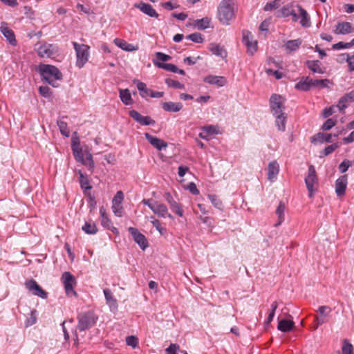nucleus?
I'll use <instances>...</instances> for the list:
<instances>
[{
	"mask_svg": "<svg viewBox=\"0 0 354 354\" xmlns=\"http://www.w3.org/2000/svg\"><path fill=\"white\" fill-rule=\"evenodd\" d=\"M39 71L44 80L53 87H57V80L62 79V74L58 68L50 64H40Z\"/></svg>",
	"mask_w": 354,
	"mask_h": 354,
	"instance_id": "f257e3e1",
	"label": "nucleus"
},
{
	"mask_svg": "<svg viewBox=\"0 0 354 354\" xmlns=\"http://www.w3.org/2000/svg\"><path fill=\"white\" fill-rule=\"evenodd\" d=\"M233 0H222L218 7V19L223 25H229L230 21L234 17Z\"/></svg>",
	"mask_w": 354,
	"mask_h": 354,
	"instance_id": "f03ea898",
	"label": "nucleus"
},
{
	"mask_svg": "<svg viewBox=\"0 0 354 354\" xmlns=\"http://www.w3.org/2000/svg\"><path fill=\"white\" fill-rule=\"evenodd\" d=\"M72 44L76 53V66L82 68L88 60L90 47L86 44H80L73 41Z\"/></svg>",
	"mask_w": 354,
	"mask_h": 354,
	"instance_id": "7ed1b4c3",
	"label": "nucleus"
},
{
	"mask_svg": "<svg viewBox=\"0 0 354 354\" xmlns=\"http://www.w3.org/2000/svg\"><path fill=\"white\" fill-rule=\"evenodd\" d=\"M97 319V317L92 311L82 313L77 316V328L80 331L88 330L94 326Z\"/></svg>",
	"mask_w": 354,
	"mask_h": 354,
	"instance_id": "20e7f679",
	"label": "nucleus"
},
{
	"mask_svg": "<svg viewBox=\"0 0 354 354\" xmlns=\"http://www.w3.org/2000/svg\"><path fill=\"white\" fill-rule=\"evenodd\" d=\"M285 98L278 94H272L270 99V106L272 115L284 113Z\"/></svg>",
	"mask_w": 354,
	"mask_h": 354,
	"instance_id": "39448f33",
	"label": "nucleus"
},
{
	"mask_svg": "<svg viewBox=\"0 0 354 354\" xmlns=\"http://www.w3.org/2000/svg\"><path fill=\"white\" fill-rule=\"evenodd\" d=\"M64 286L65 291L68 296H76L77 293L74 290V286L76 285L75 277L69 272H64L61 278Z\"/></svg>",
	"mask_w": 354,
	"mask_h": 354,
	"instance_id": "423d86ee",
	"label": "nucleus"
},
{
	"mask_svg": "<svg viewBox=\"0 0 354 354\" xmlns=\"http://www.w3.org/2000/svg\"><path fill=\"white\" fill-rule=\"evenodd\" d=\"M305 183L309 192V196L312 197L315 191V186L317 185V177L315 168L313 165H310L308 170V176L305 178Z\"/></svg>",
	"mask_w": 354,
	"mask_h": 354,
	"instance_id": "0eeeda50",
	"label": "nucleus"
},
{
	"mask_svg": "<svg viewBox=\"0 0 354 354\" xmlns=\"http://www.w3.org/2000/svg\"><path fill=\"white\" fill-rule=\"evenodd\" d=\"M59 53L58 47L55 44L44 43L37 49L38 55L42 58H52Z\"/></svg>",
	"mask_w": 354,
	"mask_h": 354,
	"instance_id": "6e6552de",
	"label": "nucleus"
},
{
	"mask_svg": "<svg viewBox=\"0 0 354 354\" xmlns=\"http://www.w3.org/2000/svg\"><path fill=\"white\" fill-rule=\"evenodd\" d=\"M317 312L319 315H316L315 317L316 325L314 326V330H317L319 326H321L328 321L329 315L331 313V308L328 306H322L319 307Z\"/></svg>",
	"mask_w": 354,
	"mask_h": 354,
	"instance_id": "1a4fd4ad",
	"label": "nucleus"
},
{
	"mask_svg": "<svg viewBox=\"0 0 354 354\" xmlns=\"http://www.w3.org/2000/svg\"><path fill=\"white\" fill-rule=\"evenodd\" d=\"M26 288L35 296L42 299H46L48 293L33 279L28 280L25 283Z\"/></svg>",
	"mask_w": 354,
	"mask_h": 354,
	"instance_id": "9d476101",
	"label": "nucleus"
},
{
	"mask_svg": "<svg viewBox=\"0 0 354 354\" xmlns=\"http://www.w3.org/2000/svg\"><path fill=\"white\" fill-rule=\"evenodd\" d=\"M134 241L138 244L140 248L145 250L148 247V242L145 235L141 234L138 229L130 227L128 229Z\"/></svg>",
	"mask_w": 354,
	"mask_h": 354,
	"instance_id": "9b49d317",
	"label": "nucleus"
},
{
	"mask_svg": "<svg viewBox=\"0 0 354 354\" xmlns=\"http://www.w3.org/2000/svg\"><path fill=\"white\" fill-rule=\"evenodd\" d=\"M243 42L248 48V53L253 55L257 50V41L252 39V35L250 32H243Z\"/></svg>",
	"mask_w": 354,
	"mask_h": 354,
	"instance_id": "f8f14e48",
	"label": "nucleus"
},
{
	"mask_svg": "<svg viewBox=\"0 0 354 354\" xmlns=\"http://www.w3.org/2000/svg\"><path fill=\"white\" fill-rule=\"evenodd\" d=\"M164 198L169 204L171 210L178 216L182 217L184 214V211L181 204L176 202L169 192H166L164 194Z\"/></svg>",
	"mask_w": 354,
	"mask_h": 354,
	"instance_id": "ddd939ff",
	"label": "nucleus"
},
{
	"mask_svg": "<svg viewBox=\"0 0 354 354\" xmlns=\"http://www.w3.org/2000/svg\"><path fill=\"white\" fill-rule=\"evenodd\" d=\"M129 115L131 118H132L135 121L141 125H153L156 123L155 120L151 119V117L143 116L136 110L129 111Z\"/></svg>",
	"mask_w": 354,
	"mask_h": 354,
	"instance_id": "4468645a",
	"label": "nucleus"
},
{
	"mask_svg": "<svg viewBox=\"0 0 354 354\" xmlns=\"http://www.w3.org/2000/svg\"><path fill=\"white\" fill-rule=\"evenodd\" d=\"M151 211L158 216L161 218L169 217L174 219V216L168 212L167 207L158 201H156L154 207H151Z\"/></svg>",
	"mask_w": 354,
	"mask_h": 354,
	"instance_id": "2eb2a0df",
	"label": "nucleus"
},
{
	"mask_svg": "<svg viewBox=\"0 0 354 354\" xmlns=\"http://www.w3.org/2000/svg\"><path fill=\"white\" fill-rule=\"evenodd\" d=\"M135 7L140 9L145 15L154 18H158L159 15L151 5L144 2L135 4Z\"/></svg>",
	"mask_w": 354,
	"mask_h": 354,
	"instance_id": "dca6fc26",
	"label": "nucleus"
},
{
	"mask_svg": "<svg viewBox=\"0 0 354 354\" xmlns=\"http://www.w3.org/2000/svg\"><path fill=\"white\" fill-rule=\"evenodd\" d=\"M354 31V28L349 22H338L335 26L334 32L337 35H346Z\"/></svg>",
	"mask_w": 354,
	"mask_h": 354,
	"instance_id": "f3484780",
	"label": "nucleus"
},
{
	"mask_svg": "<svg viewBox=\"0 0 354 354\" xmlns=\"http://www.w3.org/2000/svg\"><path fill=\"white\" fill-rule=\"evenodd\" d=\"M145 137L147 141L158 150L160 151L167 147V142H165L164 140L157 137L153 136L148 133H145Z\"/></svg>",
	"mask_w": 354,
	"mask_h": 354,
	"instance_id": "a211bd4d",
	"label": "nucleus"
},
{
	"mask_svg": "<svg viewBox=\"0 0 354 354\" xmlns=\"http://www.w3.org/2000/svg\"><path fill=\"white\" fill-rule=\"evenodd\" d=\"M347 185V176L346 175L340 176L335 181V192L339 197L345 194Z\"/></svg>",
	"mask_w": 354,
	"mask_h": 354,
	"instance_id": "6ab92c4d",
	"label": "nucleus"
},
{
	"mask_svg": "<svg viewBox=\"0 0 354 354\" xmlns=\"http://www.w3.org/2000/svg\"><path fill=\"white\" fill-rule=\"evenodd\" d=\"M0 30L11 45L15 46L17 44L14 32L7 26L6 23H1Z\"/></svg>",
	"mask_w": 354,
	"mask_h": 354,
	"instance_id": "aec40b11",
	"label": "nucleus"
},
{
	"mask_svg": "<svg viewBox=\"0 0 354 354\" xmlns=\"http://www.w3.org/2000/svg\"><path fill=\"white\" fill-rule=\"evenodd\" d=\"M106 299V303L109 306L111 311H115L118 309V305L116 299L113 297L111 290L109 288H105L103 290Z\"/></svg>",
	"mask_w": 354,
	"mask_h": 354,
	"instance_id": "412c9836",
	"label": "nucleus"
},
{
	"mask_svg": "<svg viewBox=\"0 0 354 354\" xmlns=\"http://www.w3.org/2000/svg\"><path fill=\"white\" fill-rule=\"evenodd\" d=\"M353 102H354V90L343 95L339 100L337 106L339 111H344L346 108H347L348 104Z\"/></svg>",
	"mask_w": 354,
	"mask_h": 354,
	"instance_id": "4be33fe9",
	"label": "nucleus"
},
{
	"mask_svg": "<svg viewBox=\"0 0 354 354\" xmlns=\"http://www.w3.org/2000/svg\"><path fill=\"white\" fill-rule=\"evenodd\" d=\"M296 8H297V12L299 14V17L300 18V24L303 27H310V17L307 12V11L303 8L301 6L297 5Z\"/></svg>",
	"mask_w": 354,
	"mask_h": 354,
	"instance_id": "5701e85b",
	"label": "nucleus"
},
{
	"mask_svg": "<svg viewBox=\"0 0 354 354\" xmlns=\"http://www.w3.org/2000/svg\"><path fill=\"white\" fill-rule=\"evenodd\" d=\"M162 108L164 111L167 112L176 113L180 111L183 105L181 102H165L161 104Z\"/></svg>",
	"mask_w": 354,
	"mask_h": 354,
	"instance_id": "b1692460",
	"label": "nucleus"
},
{
	"mask_svg": "<svg viewBox=\"0 0 354 354\" xmlns=\"http://www.w3.org/2000/svg\"><path fill=\"white\" fill-rule=\"evenodd\" d=\"M279 172V165L277 161L274 160L268 164V179L273 181Z\"/></svg>",
	"mask_w": 354,
	"mask_h": 354,
	"instance_id": "393cba45",
	"label": "nucleus"
},
{
	"mask_svg": "<svg viewBox=\"0 0 354 354\" xmlns=\"http://www.w3.org/2000/svg\"><path fill=\"white\" fill-rule=\"evenodd\" d=\"M312 78L309 77H303L300 81L295 84V88L302 91H309L313 88Z\"/></svg>",
	"mask_w": 354,
	"mask_h": 354,
	"instance_id": "a878e982",
	"label": "nucleus"
},
{
	"mask_svg": "<svg viewBox=\"0 0 354 354\" xmlns=\"http://www.w3.org/2000/svg\"><path fill=\"white\" fill-rule=\"evenodd\" d=\"M208 49L212 52V54L222 58H225L227 55V53L225 48L215 43L210 44Z\"/></svg>",
	"mask_w": 354,
	"mask_h": 354,
	"instance_id": "bb28decb",
	"label": "nucleus"
},
{
	"mask_svg": "<svg viewBox=\"0 0 354 354\" xmlns=\"http://www.w3.org/2000/svg\"><path fill=\"white\" fill-rule=\"evenodd\" d=\"M306 65L315 73L323 74L325 73V68L321 67L319 60H307Z\"/></svg>",
	"mask_w": 354,
	"mask_h": 354,
	"instance_id": "cd10ccee",
	"label": "nucleus"
},
{
	"mask_svg": "<svg viewBox=\"0 0 354 354\" xmlns=\"http://www.w3.org/2000/svg\"><path fill=\"white\" fill-rule=\"evenodd\" d=\"M301 44H302V40L300 38L297 39H293V40H288L284 45V47H285L286 51L288 53H291L294 51H296L297 49H299V48L300 47Z\"/></svg>",
	"mask_w": 354,
	"mask_h": 354,
	"instance_id": "c85d7f7f",
	"label": "nucleus"
},
{
	"mask_svg": "<svg viewBox=\"0 0 354 354\" xmlns=\"http://www.w3.org/2000/svg\"><path fill=\"white\" fill-rule=\"evenodd\" d=\"M275 117V124L280 131H285L287 115L285 113L273 115Z\"/></svg>",
	"mask_w": 354,
	"mask_h": 354,
	"instance_id": "c756f323",
	"label": "nucleus"
},
{
	"mask_svg": "<svg viewBox=\"0 0 354 354\" xmlns=\"http://www.w3.org/2000/svg\"><path fill=\"white\" fill-rule=\"evenodd\" d=\"M295 326V323L292 320L281 319L279 321L277 328L278 330L287 333L291 331Z\"/></svg>",
	"mask_w": 354,
	"mask_h": 354,
	"instance_id": "7c9ffc66",
	"label": "nucleus"
},
{
	"mask_svg": "<svg viewBox=\"0 0 354 354\" xmlns=\"http://www.w3.org/2000/svg\"><path fill=\"white\" fill-rule=\"evenodd\" d=\"M204 80L209 84H215L219 86H223L226 82L224 77L216 75H208Z\"/></svg>",
	"mask_w": 354,
	"mask_h": 354,
	"instance_id": "2f4dec72",
	"label": "nucleus"
},
{
	"mask_svg": "<svg viewBox=\"0 0 354 354\" xmlns=\"http://www.w3.org/2000/svg\"><path fill=\"white\" fill-rule=\"evenodd\" d=\"M119 93H120V98L121 101L125 105H131L133 103V100L131 97V95L128 88H125V89L120 88L119 90Z\"/></svg>",
	"mask_w": 354,
	"mask_h": 354,
	"instance_id": "473e14b6",
	"label": "nucleus"
},
{
	"mask_svg": "<svg viewBox=\"0 0 354 354\" xmlns=\"http://www.w3.org/2000/svg\"><path fill=\"white\" fill-rule=\"evenodd\" d=\"M203 133H201L199 134V136L205 140H208V136L209 135H214V134H218L219 133V131L218 129V127L214 125H208L203 127Z\"/></svg>",
	"mask_w": 354,
	"mask_h": 354,
	"instance_id": "72a5a7b5",
	"label": "nucleus"
},
{
	"mask_svg": "<svg viewBox=\"0 0 354 354\" xmlns=\"http://www.w3.org/2000/svg\"><path fill=\"white\" fill-rule=\"evenodd\" d=\"M319 142H331L332 135L329 133H318L311 138V142L316 143Z\"/></svg>",
	"mask_w": 354,
	"mask_h": 354,
	"instance_id": "f704fd0d",
	"label": "nucleus"
},
{
	"mask_svg": "<svg viewBox=\"0 0 354 354\" xmlns=\"http://www.w3.org/2000/svg\"><path fill=\"white\" fill-rule=\"evenodd\" d=\"M295 10V6L292 3H288L283 7L281 8L280 10L278 11L277 17H287L290 16L291 14L293 13Z\"/></svg>",
	"mask_w": 354,
	"mask_h": 354,
	"instance_id": "c9c22d12",
	"label": "nucleus"
},
{
	"mask_svg": "<svg viewBox=\"0 0 354 354\" xmlns=\"http://www.w3.org/2000/svg\"><path fill=\"white\" fill-rule=\"evenodd\" d=\"M72 150L75 160L80 162H84V153L80 148L79 144H73Z\"/></svg>",
	"mask_w": 354,
	"mask_h": 354,
	"instance_id": "e433bc0d",
	"label": "nucleus"
},
{
	"mask_svg": "<svg viewBox=\"0 0 354 354\" xmlns=\"http://www.w3.org/2000/svg\"><path fill=\"white\" fill-rule=\"evenodd\" d=\"M134 83H136L137 88L140 91V95L142 97H146L147 96H150L151 89L147 87L145 83L140 82V81H134Z\"/></svg>",
	"mask_w": 354,
	"mask_h": 354,
	"instance_id": "4c0bfd02",
	"label": "nucleus"
},
{
	"mask_svg": "<svg viewBox=\"0 0 354 354\" xmlns=\"http://www.w3.org/2000/svg\"><path fill=\"white\" fill-rule=\"evenodd\" d=\"M211 19L205 17L201 19H196L194 21V26L199 30H205L209 26Z\"/></svg>",
	"mask_w": 354,
	"mask_h": 354,
	"instance_id": "58836bf2",
	"label": "nucleus"
},
{
	"mask_svg": "<svg viewBox=\"0 0 354 354\" xmlns=\"http://www.w3.org/2000/svg\"><path fill=\"white\" fill-rule=\"evenodd\" d=\"M285 209H286V206H285L284 203H283L282 202H280L279 205L277 207V210H276V214L278 216V222L275 224V226H278L283 222V221L285 219V217H284Z\"/></svg>",
	"mask_w": 354,
	"mask_h": 354,
	"instance_id": "ea45409f",
	"label": "nucleus"
},
{
	"mask_svg": "<svg viewBox=\"0 0 354 354\" xmlns=\"http://www.w3.org/2000/svg\"><path fill=\"white\" fill-rule=\"evenodd\" d=\"M115 44L119 46L120 48H122L124 50L126 51H133L136 50L137 48H135L132 44H128L125 41L120 39H115Z\"/></svg>",
	"mask_w": 354,
	"mask_h": 354,
	"instance_id": "a19ab883",
	"label": "nucleus"
},
{
	"mask_svg": "<svg viewBox=\"0 0 354 354\" xmlns=\"http://www.w3.org/2000/svg\"><path fill=\"white\" fill-rule=\"evenodd\" d=\"M82 229L88 234H95L97 232V228L94 223L86 222Z\"/></svg>",
	"mask_w": 354,
	"mask_h": 354,
	"instance_id": "79ce46f5",
	"label": "nucleus"
},
{
	"mask_svg": "<svg viewBox=\"0 0 354 354\" xmlns=\"http://www.w3.org/2000/svg\"><path fill=\"white\" fill-rule=\"evenodd\" d=\"M79 174H80V180L79 181H80L81 188L82 189H84V191L90 190L92 188V187L90 185V183H89L88 178L86 176H84L80 171H79Z\"/></svg>",
	"mask_w": 354,
	"mask_h": 354,
	"instance_id": "37998d69",
	"label": "nucleus"
},
{
	"mask_svg": "<svg viewBox=\"0 0 354 354\" xmlns=\"http://www.w3.org/2000/svg\"><path fill=\"white\" fill-rule=\"evenodd\" d=\"M313 88L319 87V88H328L329 84H332L330 81L328 79L324 80H313L312 79Z\"/></svg>",
	"mask_w": 354,
	"mask_h": 354,
	"instance_id": "c03bdc74",
	"label": "nucleus"
},
{
	"mask_svg": "<svg viewBox=\"0 0 354 354\" xmlns=\"http://www.w3.org/2000/svg\"><path fill=\"white\" fill-rule=\"evenodd\" d=\"M57 126L63 136L66 137H68L70 136V131L68 128L67 123L63 120V118L57 120Z\"/></svg>",
	"mask_w": 354,
	"mask_h": 354,
	"instance_id": "a18cd8bd",
	"label": "nucleus"
},
{
	"mask_svg": "<svg viewBox=\"0 0 354 354\" xmlns=\"http://www.w3.org/2000/svg\"><path fill=\"white\" fill-rule=\"evenodd\" d=\"M154 64L160 68L175 73L177 71V66L173 64H165L160 62H154Z\"/></svg>",
	"mask_w": 354,
	"mask_h": 354,
	"instance_id": "49530a36",
	"label": "nucleus"
},
{
	"mask_svg": "<svg viewBox=\"0 0 354 354\" xmlns=\"http://www.w3.org/2000/svg\"><path fill=\"white\" fill-rule=\"evenodd\" d=\"M37 319V310L35 309H32L29 314V317L27 318L25 322V326L29 327L34 325L36 324Z\"/></svg>",
	"mask_w": 354,
	"mask_h": 354,
	"instance_id": "de8ad7c7",
	"label": "nucleus"
},
{
	"mask_svg": "<svg viewBox=\"0 0 354 354\" xmlns=\"http://www.w3.org/2000/svg\"><path fill=\"white\" fill-rule=\"evenodd\" d=\"M186 39L196 43H203L204 41L203 36L200 32H194L186 36Z\"/></svg>",
	"mask_w": 354,
	"mask_h": 354,
	"instance_id": "09e8293b",
	"label": "nucleus"
},
{
	"mask_svg": "<svg viewBox=\"0 0 354 354\" xmlns=\"http://www.w3.org/2000/svg\"><path fill=\"white\" fill-rule=\"evenodd\" d=\"M277 307H278V304L276 301L272 303L270 312L268 316L267 319L265 322V324L266 325H269L273 320V318H274V314H275V311H276Z\"/></svg>",
	"mask_w": 354,
	"mask_h": 354,
	"instance_id": "8fccbe9b",
	"label": "nucleus"
},
{
	"mask_svg": "<svg viewBox=\"0 0 354 354\" xmlns=\"http://www.w3.org/2000/svg\"><path fill=\"white\" fill-rule=\"evenodd\" d=\"M165 84L169 87H172V88H175L183 89L185 88V85L179 82L178 81L172 80L171 78L165 79Z\"/></svg>",
	"mask_w": 354,
	"mask_h": 354,
	"instance_id": "3c124183",
	"label": "nucleus"
},
{
	"mask_svg": "<svg viewBox=\"0 0 354 354\" xmlns=\"http://www.w3.org/2000/svg\"><path fill=\"white\" fill-rule=\"evenodd\" d=\"M82 164L88 167L89 170H93L94 168V162L93 160L92 154L89 152H86V158H84V162Z\"/></svg>",
	"mask_w": 354,
	"mask_h": 354,
	"instance_id": "603ef678",
	"label": "nucleus"
},
{
	"mask_svg": "<svg viewBox=\"0 0 354 354\" xmlns=\"http://www.w3.org/2000/svg\"><path fill=\"white\" fill-rule=\"evenodd\" d=\"M342 354H354L352 344H350L346 339L344 340Z\"/></svg>",
	"mask_w": 354,
	"mask_h": 354,
	"instance_id": "864d4df0",
	"label": "nucleus"
},
{
	"mask_svg": "<svg viewBox=\"0 0 354 354\" xmlns=\"http://www.w3.org/2000/svg\"><path fill=\"white\" fill-rule=\"evenodd\" d=\"M336 120L332 118L328 119L322 125V129L323 131H328L332 129L336 124Z\"/></svg>",
	"mask_w": 354,
	"mask_h": 354,
	"instance_id": "5fc2aeb1",
	"label": "nucleus"
},
{
	"mask_svg": "<svg viewBox=\"0 0 354 354\" xmlns=\"http://www.w3.org/2000/svg\"><path fill=\"white\" fill-rule=\"evenodd\" d=\"M126 343L128 346H131L135 348L138 346V339L135 336H128L126 338Z\"/></svg>",
	"mask_w": 354,
	"mask_h": 354,
	"instance_id": "6e6d98bb",
	"label": "nucleus"
},
{
	"mask_svg": "<svg viewBox=\"0 0 354 354\" xmlns=\"http://www.w3.org/2000/svg\"><path fill=\"white\" fill-rule=\"evenodd\" d=\"M209 198L211 201L212 205L215 207H216V208H218L219 209H222V207H223L222 202H221V201L219 198H218V197L216 196H215V195H209Z\"/></svg>",
	"mask_w": 354,
	"mask_h": 354,
	"instance_id": "4d7b16f0",
	"label": "nucleus"
},
{
	"mask_svg": "<svg viewBox=\"0 0 354 354\" xmlns=\"http://www.w3.org/2000/svg\"><path fill=\"white\" fill-rule=\"evenodd\" d=\"M280 6V0H274L271 2L267 3L264 7V10H271L273 9H277Z\"/></svg>",
	"mask_w": 354,
	"mask_h": 354,
	"instance_id": "13d9d810",
	"label": "nucleus"
},
{
	"mask_svg": "<svg viewBox=\"0 0 354 354\" xmlns=\"http://www.w3.org/2000/svg\"><path fill=\"white\" fill-rule=\"evenodd\" d=\"M124 198V194L122 191L117 192L116 194L115 195L113 199V205H115L119 206L121 205L122 201Z\"/></svg>",
	"mask_w": 354,
	"mask_h": 354,
	"instance_id": "bf43d9fd",
	"label": "nucleus"
},
{
	"mask_svg": "<svg viewBox=\"0 0 354 354\" xmlns=\"http://www.w3.org/2000/svg\"><path fill=\"white\" fill-rule=\"evenodd\" d=\"M339 144L338 143H334V144H332L328 147H326L324 151L322 152V153H323L324 156H328L330 153H332L336 149H337L339 147Z\"/></svg>",
	"mask_w": 354,
	"mask_h": 354,
	"instance_id": "052dcab7",
	"label": "nucleus"
},
{
	"mask_svg": "<svg viewBox=\"0 0 354 354\" xmlns=\"http://www.w3.org/2000/svg\"><path fill=\"white\" fill-rule=\"evenodd\" d=\"M100 214L102 217V224L104 226H109L110 223V220L107 217L106 214V210L103 207H100Z\"/></svg>",
	"mask_w": 354,
	"mask_h": 354,
	"instance_id": "680f3d73",
	"label": "nucleus"
},
{
	"mask_svg": "<svg viewBox=\"0 0 354 354\" xmlns=\"http://www.w3.org/2000/svg\"><path fill=\"white\" fill-rule=\"evenodd\" d=\"M39 93L44 97H50L52 95L51 89L48 86H40Z\"/></svg>",
	"mask_w": 354,
	"mask_h": 354,
	"instance_id": "e2e57ef3",
	"label": "nucleus"
},
{
	"mask_svg": "<svg viewBox=\"0 0 354 354\" xmlns=\"http://www.w3.org/2000/svg\"><path fill=\"white\" fill-rule=\"evenodd\" d=\"M351 47H352L351 41L347 42V43L343 42V41H339L337 44H333V48L335 50H339V49H342V48H349Z\"/></svg>",
	"mask_w": 354,
	"mask_h": 354,
	"instance_id": "0e129e2a",
	"label": "nucleus"
},
{
	"mask_svg": "<svg viewBox=\"0 0 354 354\" xmlns=\"http://www.w3.org/2000/svg\"><path fill=\"white\" fill-rule=\"evenodd\" d=\"M156 57L157 59V62H167V61H169L171 59V57L168 55H166L163 53H161V52H157L156 53Z\"/></svg>",
	"mask_w": 354,
	"mask_h": 354,
	"instance_id": "69168bd1",
	"label": "nucleus"
},
{
	"mask_svg": "<svg viewBox=\"0 0 354 354\" xmlns=\"http://www.w3.org/2000/svg\"><path fill=\"white\" fill-rule=\"evenodd\" d=\"M179 346L176 344H171L170 346L165 349V354H177Z\"/></svg>",
	"mask_w": 354,
	"mask_h": 354,
	"instance_id": "338daca9",
	"label": "nucleus"
},
{
	"mask_svg": "<svg viewBox=\"0 0 354 354\" xmlns=\"http://www.w3.org/2000/svg\"><path fill=\"white\" fill-rule=\"evenodd\" d=\"M346 56V62H348L350 71H354V54L350 55L349 54H345Z\"/></svg>",
	"mask_w": 354,
	"mask_h": 354,
	"instance_id": "774afa93",
	"label": "nucleus"
}]
</instances>
